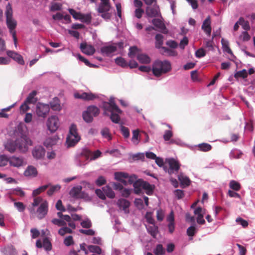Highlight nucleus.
Wrapping results in <instances>:
<instances>
[{"label":"nucleus","instance_id":"53","mask_svg":"<svg viewBox=\"0 0 255 255\" xmlns=\"http://www.w3.org/2000/svg\"><path fill=\"white\" fill-rule=\"evenodd\" d=\"M9 162V159L4 155H0V166L3 167L6 166Z\"/></svg>","mask_w":255,"mask_h":255},{"label":"nucleus","instance_id":"64","mask_svg":"<svg viewBox=\"0 0 255 255\" xmlns=\"http://www.w3.org/2000/svg\"><path fill=\"white\" fill-rule=\"evenodd\" d=\"M195 55L197 58H201L206 55V52L203 48H201L196 51Z\"/></svg>","mask_w":255,"mask_h":255},{"label":"nucleus","instance_id":"7","mask_svg":"<svg viewBox=\"0 0 255 255\" xmlns=\"http://www.w3.org/2000/svg\"><path fill=\"white\" fill-rule=\"evenodd\" d=\"M167 162L169 167H164L165 172L171 175L172 174L177 173L180 167V164L177 160L174 158H170L168 160Z\"/></svg>","mask_w":255,"mask_h":255},{"label":"nucleus","instance_id":"39","mask_svg":"<svg viewBox=\"0 0 255 255\" xmlns=\"http://www.w3.org/2000/svg\"><path fill=\"white\" fill-rule=\"evenodd\" d=\"M10 194L23 197L25 196V192L20 188L17 187L10 191Z\"/></svg>","mask_w":255,"mask_h":255},{"label":"nucleus","instance_id":"60","mask_svg":"<svg viewBox=\"0 0 255 255\" xmlns=\"http://www.w3.org/2000/svg\"><path fill=\"white\" fill-rule=\"evenodd\" d=\"M152 214L151 212H147L145 216V218L147 222L150 224H153L155 223V221L152 217Z\"/></svg>","mask_w":255,"mask_h":255},{"label":"nucleus","instance_id":"29","mask_svg":"<svg viewBox=\"0 0 255 255\" xmlns=\"http://www.w3.org/2000/svg\"><path fill=\"white\" fill-rule=\"evenodd\" d=\"M137 59L141 63L148 64L150 62V57L145 54H139L137 56Z\"/></svg>","mask_w":255,"mask_h":255},{"label":"nucleus","instance_id":"12","mask_svg":"<svg viewBox=\"0 0 255 255\" xmlns=\"http://www.w3.org/2000/svg\"><path fill=\"white\" fill-rule=\"evenodd\" d=\"M145 13L148 17L153 18L161 16L160 9L158 6L148 5L145 9Z\"/></svg>","mask_w":255,"mask_h":255},{"label":"nucleus","instance_id":"34","mask_svg":"<svg viewBox=\"0 0 255 255\" xmlns=\"http://www.w3.org/2000/svg\"><path fill=\"white\" fill-rule=\"evenodd\" d=\"M155 47L157 48H162L163 43V36L160 34H157L155 36Z\"/></svg>","mask_w":255,"mask_h":255},{"label":"nucleus","instance_id":"5","mask_svg":"<svg viewBox=\"0 0 255 255\" xmlns=\"http://www.w3.org/2000/svg\"><path fill=\"white\" fill-rule=\"evenodd\" d=\"M115 178L117 180L120 181L125 185L128 184H131L136 181V176L135 175L128 176V174L125 172H116L115 173Z\"/></svg>","mask_w":255,"mask_h":255},{"label":"nucleus","instance_id":"38","mask_svg":"<svg viewBox=\"0 0 255 255\" xmlns=\"http://www.w3.org/2000/svg\"><path fill=\"white\" fill-rule=\"evenodd\" d=\"M111 9L110 4H100L98 8V11L99 13L108 12Z\"/></svg>","mask_w":255,"mask_h":255},{"label":"nucleus","instance_id":"15","mask_svg":"<svg viewBox=\"0 0 255 255\" xmlns=\"http://www.w3.org/2000/svg\"><path fill=\"white\" fill-rule=\"evenodd\" d=\"M6 54L7 56L14 60L19 64H24V61L22 56L18 54L17 52L11 50H8L6 52Z\"/></svg>","mask_w":255,"mask_h":255},{"label":"nucleus","instance_id":"16","mask_svg":"<svg viewBox=\"0 0 255 255\" xmlns=\"http://www.w3.org/2000/svg\"><path fill=\"white\" fill-rule=\"evenodd\" d=\"M45 150L41 146H36L32 150V155L36 159H41L44 156Z\"/></svg>","mask_w":255,"mask_h":255},{"label":"nucleus","instance_id":"4","mask_svg":"<svg viewBox=\"0 0 255 255\" xmlns=\"http://www.w3.org/2000/svg\"><path fill=\"white\" fill-rule=\"evenodd\" d=\"M81 137L78 133L77 127L72 124L69 128V133L66 138V143L68 147H73L78 143Z\"/></svg>","mask_w":255,"mask_h":255},{"label":"nucleus","instance_id":"49","mask_svg":"<svg viewBox=\"0 0 255 255\" xmlns=\"http://www.w3.org/2000/svg\"><path fill=\"white\" fill-rule=\"evenodd\" d=\"M14 206L20 212H23L26 208L25 205L21 202H15L14 203Z\"/></svg>","mask_w":255,"mask_h":255},{"label":"nucleus","instance_id":"54","mask_svg":"<svg viewBox=\"0 0 255 255\" xmlns=\"http://www.w3.org/2000/svg\"><path fill=\"white\" fill-rule=\"evenodd\" d=\"M152 23L155 27L157 28H162L164 26V25L161 20L158 18L153 19L152 20Z\"/></svg>","mask_w":255,"mask_h":255},{"label":"nucleus","instance_id":"19","mask_svg":"<svg viewBox=\"0 0 255 255\" xmlns=\"http://www.w3.org/2000/svg\"><path fill=\"white\" fill-rule=\"evenodd\" d=\"M202 29L208 35L210 36L211 35L212 29L211 27L210 17L209 16L204 21L202 25Z\"/></svg>","mask_w":255,"mask_h":255},{"label":"nucleus","instance_id":"18","mask_svg":"<svg viewBox=\"0 0 255 255\" xmlns=\"http://www.w3.org/2000/svg\"><path fill=\"white\" fill-rule=\"evenodd\" d=\"M117 204L120 209L124 211L126 214L129 213L128 207L130 205V202L124 199H120L118 200Z\"/></svg>","mask_w":255,"mask_h":255},{"label":"nucleus","instance_id":"37","mask_svg":"<svg viewBox=\"0 0 255 255\" xmlns=\"http://www.w3.org/2000/svg\"><path fill=\"white\" fill-rule=\"evenodd\" d=\"M115 62L117 65L121 66L122 67L126 68L128 67V63L123 57H120L117 58L115 59Z\"/></svg>","mask_w":255,"mask_h":255},{"label":"nucleus","instance_id":"27","mask_svg":"<svg viewBox=\"0 0 255 255\" xmlns=\"http://www.w3.org/2000/svg\"><path fill=\"white\" fill-rule=\"evenodd\" d=\"M146 229L149 234L154 238H155L158 233V227L155 224H151L146 227Z\"/></svg>","mask_w":255,"mask_h":255},{"label":"nucleus","instance_id":"59","mask_svg":"<svg viewBox=\"0 0 255 255\" xmlns=\"http://www.w3.org/2000/svg\"><path fill=\"white\" fill-rule=\"evenodd\" d=\"M28 104H29V103L26 102V101H24V103L20 106V112L21 113L24 114L29 110L30 108Z\"/></svg>","mask_w":255,"mask_h":255},{"label":"nucleus","instance_id":"10","mask_svg":"<svg viewBox=\"0 0 255 255\" xmlns=\"http://www.w3.org/2000/svg\"><path fill=\"white\" fill-rule=\"evenodd\" d=\"M50 108L48 105L38 103L36 105V113L38 117L45 118L48 114Z\"/></svg>","mask_w":255,"mask_h":255},{"label":"nucleus","instance_id":"58","mask_svg":"<svg viewBox=\"0 0 255 255\" xmlns=\"http://www.w3.org/2000/svg\"><path fill=\"white\" fill-rule=\"evenodd\" d=\"M172 136V131L171 130H166L163 134V139L165 141H169Z\"/></svg>","mask_w":255,"mask_h":255},{"label":"nucleus","instance_id":"40","mask_svg":"<svg viewBox=\"0 0 255 255\" xmlns=\"http://www.w3.org/2000/svg\"><path fill=\"white\" fill-rule=\"evenodd\" d=\"M199 149L200 151L206 152L210 150L212 148V146L207 143H203L200 144L198 146Z\"/></svg>","mask_w":255,"mask_h":255},{"label":"nucleus","instance_id":"43","mask_svg":"<svg viewBox=\"0 0 255 255\" xmlns=\"http://www.w3.org/2000/svg\"><path fill=\"white\" fill-rule=\"evenodd\" d=\"M89 251L91 253H96L100 255L102 253L101 249L97 246L90 245L88 247Z\"/></svg>","mask_w":255,"mask_h":255},{"label":"nucleus","instance_id":"1","mask_svg":"<svg viewBox=\"0 0 255 255\" xmlns=\"http://www.w3.org/2000/svg\"><path fill=\"white\" fill-rule=\"evenodd\" d=\"M103 109L104 111V115L110 116L112 122L118 124L121 120L120 114L122 113V111L118 107L115 102L110 100L109 102L103 103Z\"/></svg>","mask_w":255,"mask_h":255},{"label":"nucleus","instance_id":"45","mask_svg":"<svg viewBox=\"0 0 255 255\" xmlns=\"http://www.w3.org/2000/svg\"><path fill=\"white\" fill-rule=\"evenodd\" d=\"M43 247L46 251H49L52 249V245L47 238H45L43 241Z\"/></svg>","mask_w":255,"mask_h":255},{"label":"nucleus","instance_id":"26","mask_svg":"<svg viewBox=\"0 0 255 255\" xmlns=\"http://www.w3.org/2000/svg\"><path fill=\"white\" fill-rule=\"evenodd\" d=\"M9 164L13 167H19L22 165L23 160L22 158L13 156L9 159Z\"/></svg>","mask_w":255,"mask_h":255},{"label":"nucleus","instance_id":"32","mask_svg":"<svg viewBox=\"0 0 255 255\" xmlns=\"http://www.w3.org/2000/svg\"><path fill=\"white\" fill-rule=\"evenodd\" d=\"M50 186V184H46L43 186H41L39 187V188L34 190L32 192V196L33 197H35L39 194H40L41 193L45 191L48 188H49V186Z\"/></svg>","mask_w":255,"mask_h":255},{"label":"nucleus","instance_id":"41","mask_svg":"<svg viewBox=\"0 0 255 255\" xmlns=\"http://www.w3.org/2000/svg\"><path fill=\"white\" fill-rule=\"evenodd\" d=\"M240 25L246 31L250 30L251 29L249 22L247 20H245L243 17H240Z\"/></svg>","mask_w":255,"mask_h":255},{"label":"nucleus","instance_id":"48","mask_svg":"<svg viewBox=\"0 0 255 255\" xmlns=\"http://www.w3.org/2000/svg\"><path fill=\"white\" fill-rule=\"evenodd\" d=\"M72 232V230L67 227L61 228L58 231V234L61 236H64L66 234H71Z\"/></svg>","mask_w":255,"mask_h":255},{"label":"nucleus","instance_id":"11","mask_svg":"<svg viewBox=\"0 0 255 255\" xmlns=\"http://www.w3.org/2000/svg\"><path fill=\"white\" fill-rule=\"evenodd\" d=\"M48 211V203L47 201H44L37 208L35 213L37 214V218L41 220L47 215Z\"/></svg>","mask_w":255,"mask_h":255},{"label":"nucleus","instance_id":"35","mask_svg":"<svg viewBox=\"0 0 255 255\" xmlns=\"http://www.w3.org/2000/svg\"><path fill=\"white\" fill-rule=\"evenodd\" d=\"M105 195L108 197L113 199L115 197V194L113 190L109 186H106L103 188Z\"/></svg>","mask_w":255,"mask_h":255},{"label":"nucleus","instance_id":"36","mask_svg":"<svg viewBox=\"0 0 255 255\" xmlns=\"http://www.w3.org/2000/svg\"><path fill=\"white\" fill-rule=\"evenodd\" d=\"M221 43L222 48L224 51L226 52L229 54H232V52L229 46V42L227 40L222 38L221 40Z\"/></svg>","mask_w":255,"mask_h":255},{"label":"nucleus","instance_id":"28","mask_svg":"<svg viewBox=\"0 0 255 255\" xmlns=\"http://www.w3.org/2000/svg\"><path fill=\"white\" fill-rule=\"evenodd\" d=\"M36 94L37 92L36 91H32L29 94L25 101L29 104H34L36 103L37 101V98L35 97Z\"/></svg>","mask_w":255,"mask_h":255},{"label":"nucleus","instance_id":"22","mask_svg":"<svg viewBox=\"0 0 255 255\" xmlns=\"http://www.w3.org/2000/svg\"><path fill=\"white\" fill-rule=\"evenodd\" d=\"M4 147L10 153L14 152L17 148L16 140L15 141H13L11 139L8 140L4 144Z\"/></svg>","mask_w":255,"mask_h":255},{"label":"nucleus","instance_id":"6","mask_svg":"<svg viewBox=\"0 0 255 255\" xmlns=\"http://www.w3.org/2000/svg\"><path fill=\"white\" fill-rule=\"evenodd\" d=\"M16 147L21 152H25L28 150V146L31 145L32 141L25 135L22 134L20 138L16 139Z\"/></svg>","mask_w":255,"mask_h":255},{"label":"nucleus","instance_id":"23","mask_svg":"<svg viewBox=\"0 0 255 255\" xmlns=\"http://www.w3.org/2000/svg\"><path fill=\"white\" fill-rule=\"evenodd\" d=\"M178 178L180 182L181 187L183 188L189 186L191 183V181L189 178L184 176L182 173H180L178 175Z\"/></svg>","mask_w":255,"mask_h":255},{"label":"nucleus","instance_id":"52","mask_svg":"<svg viewBox=\"0 0 255 255\" xmlns=\"http://www.w3.org/2000/svg\"><path fill=\"white\" fill-rule=\"evenodd\" d=\"M197 232V229L195 226H191L187 230V234L189 237L194 236Z\"/></svg>","mask_w":255,"mask_h":255},{"label":"nucleus","instance_id":"21","mask_svg":"<svg viewBox=\"0 0 255 255\" xmlns=\"http://www.w3.org/2000/svg\"><path fill=\"white\" fill-rule=\"evenodd\" d=\"M117 47L115 45H108L103 46L101 48V52L103 54L109 55L117 50Z\"/></svg>","mask_w":255,"mask_h":255},{"label":"nucleus","instance_id":"63","mask_svg":"<svg viewBox=\"0 0 255 255\" xmlns=\"http://www.w3.org/2000/svg\"><path fill=\"white\" fill-rule=\"evenodd\" d=\"M95 183L97 185L100 186L105 184L106 183V180L104 177H103L102 176H100L96 180Z\"/></svg>","mask_w":255,"mask_h":255},{"label":"nucleus","instance_id":"3","mask_svg":"<svg viewBox=\"0 0 255 255\" xmlns=\"http://www.w3.org/2000/svg\"><path fill=\"white\" fill-rule=\"evenodd\" d=\"M134 187V192L136 194H139L141 193L142 189L145 191V193L151 195L153 192V187L148 182L144 181L142 179L136 180L133 185Z\"/></svg>","mask_w":255,"mask_h":255},{"label":"nucleus","instance_id":"50","mask_svg":"<svg viewBox=\"0 0 255 255\" xmlns=\"http://www.w3.org/2000/svg\"><path fill=\"white\" fill-rule=\"evenodd\" d=\"M101 134L102 136L109 140L112 139L111 135L110 133L109 129L108 128H104L101 130Z\"/></svg>","mask_w":255,"mask_h":255},{"label":"nucleus","instance_id":"30","mask_svg":"<svg viewBox=\"0 0 255 255\" xmlns=\"http://www.w3.org/2000/svg\"><path fill=\"white\" fill-rule=\"evenodd\" d=\"M86 111L93 117H97L99 115L100 113L99 108L95 106H90L88 107Z\"/></svg>","mask_w":255,"mask_h":255},{"label":"nucleus","instance_id":"57","mask_svg":"<svg viewBox=\"0 0 255 255\" xmlns=\"http://www.w3.org/2000/svg\"><path fill=\"white\" fill-rule=\"evenodd\" d=\"M138 51V48L136 46L130 47L129 49V52L128 55L130 58H133L135 56Z\"/></svg>","mask_w":255,"mask_h":255},{"label":"nucleus","instance_id":"2","mask_svg":"<svg viewBox=\"0 0 255 255\" xmlns=\"http://www.w3.org/2000/svg\"><path fill=\"white\" fill-rule=\"evenodd\" d=\"M171 68V64L169 61L157 60L152 64V71L155 76L159 77L170 72Z\"/></svg>","mask_w":255,"mask_h":255},{"label":"nucleus","instance_id":"44","mask_svg":"<svg viewBox=\"0 0 255 255\" xmlns=\"http://www.w3.org/2000/svg\"><path fill=\"white\" fill-rule=\"evenodd\" d=\"M154 253L155 255H163L165 254V251L162 245L161 244L157 245L154 250Z\"/></svg>","mask_w":255,"mask_h":255},{"label":"nucleus","instance_id":"14","mask_svg":"<svg viewBox=\"0 0 255 255\" xmlns=\"http://www.w3.org/2000/svg\"><path fill=\"white\" fill-rule=\"evenodd\" d=\"M74 97L77 99H80L86 101L93 100L98 96L92 93L83 92L82 93H75Z\"/></svg>","mask_w":255,"mask_h":255},{"label":"nucleus","instance_id":"20","mask_svg":"<svg viewBox=\"0 0 255 255\" xmlns=\"http://www.w3.org/2000/svg\"><path fill=\"white\" fill-rule=\"evenodd\" d=\"M44 200L41 197H35L33 199V202L31 204V206L29 208V212L31 214L35 213V210L34 209L35 207L40 206L44 201Z\"/></svg>","mask_w":255,"mask_h":255},{"label":"nucleus","instance_id":"46","mask_svg":"<svg viewBox=\"0 0 255 255\" xmlns=\"http://www.w3.org/2000/svg\"><path fill=\"white\" fill-rule=\"evenodd\" d=\"M68 11L74 19L77 20H80V19H81L82 13L80 12H76L74 9L72 8H69Z\"/></svg>","mask_w":255,"mask_h":255},{"label":"nucleus","instance_id":"61","mask_svg":"<svg viewBox=\"0 0 255 255\" xmlns=\"http://www.w3.org/2000/svg\"><path fill=\"white\" fill-rule=\"evenodd\" d=\"M230 188L232 190L238 191L239 190V183L234 180H232L230 183Z\"/></svg>","mask_w":255,"mask_h":255},{"label":"nucleus","instance_id":"24","mask_svg":"<svg viewBox=\"0 0 255 255\" xmlns=\"http://www.w3.org/2000/svg\"><path fill=\"white\" fill-rule=\"evenodd\" d=\"M37 175V171L34 166H28L24 172V175L26 177H34Z\"/></svg>","mask_w":255,"mask_h":255},{"label":"nucleus","instance_id":"13","mask_svg":"<svg viewBox=\"0 0 255 255\" xmlns=\"http://www.w3.org/2000/svg\"><path fill=\"white\" fill-rule=\"evenodd\" d=\"M47 126L50 131L51 132L55 131L59 127L58 118L55 116H53L49 118L47 121Z\"/></svg>","mask_w":255,"mask_h":255},{"label":"nucleus","instance_id":"47","mask_svg":"<svg viewBox=\"0 0 255 255\" xmlns=\"http://www.w3.org/2000/svg\"><path fill=\"white\" fill-rule=\"evenodd\" d=\"M83 120L87 123H91L93 120V117L87 111H85L83 113Z\"/></svg>","mask_w":255,"mask_h":255},{"label":"nucleus","instance_id":"62","mask_svg":"<svg viewBox=\"0 0 255 255\" xmlns=\"http://www.w3.org/2000/svg\"><path fill=\"white\" fill-rule=\"evenodd\" d=\"M51 222L54 225L58 226H64L66 225V222L63 220L53 219L52 220Z\"/></svg>","mask_w":255,"mask_h":255},{"label":"nucleus","instance_id":"51","mask_svg":"<svg viewBox=\"0 0 255 255\" xmlns=\"http://www.w3.org/2000/svg\"><path fill=\"white\" fill-rule=\"evenodd\" d=\"M78 59L79 60L83 62L86 65L90 67H96L97 66L91 64L87 59L85 58L83 56H81V55L79 54L78 56Z\"/></svg>","mask_w":255,"mask_h":255},{"label":"nucleus","instance_id":"31","mask_svg":"<svg viewBox=\"0 0 255 255\" xmlns=\"http://www.w3.org/2000/svg\"><path fill=\"white\" fill-rule=\"evenodd\" d=\"M51 108L54 111H59L61 109V107L59 103V100L58 98H54L53 101L50 102Z\"/></svg>","mask_w":255,"mask_h":255},{"label":"nucleus","instance_id":"17","mask_svg":"<svg viewBox=\"0 0 255 255\" xmlns=\"http://www.w3.org/2000/svg\"><path fill=\"white\" fill-rule=\"evenodd\" d=\"M80 49L83 53L89 55H93L95 52L94 46L91 45H87L86 43H81L80 44Z\"/></svg>","mask_w":255,"mask_h":255},{"label":"nucleus","instance_id":"56","mask_svg":"<svg viewBox=\"0 0 255 255\" xmlns=\"http://www.w3.org/2000/svg\"><path fill=\"white\" fill-rule=\"evenodd\" d=\"M81 155L86 157L87 159H90L91 160V157L92 155V151L87 148H84L82 150Z\"/></svg>","mask_w":255,"mask_h":255},{"label":"nucleus","instance_id":"33","mask_svg":"<svg viewBox=\"0 0 255 255\" xmlns=\"http://www.w3.org/2000/svg\"><path fill=\"white\" fill-rule=\"evenodd\" d=\"M49 184V188L47 192V195L49 196H52L54 193L58 191L61 188V186L59 185H51V184Z\"/></svg>","mask_w":255,"mask_h":255},{"label":"nucleus","instance_id":"25","mask_svg":"<svg viewBox=\"0 0 255 255\" xmlns=\"http://www.w3.org/2000/svg\"><path fill=\"white\" fill-rule=\"evenodd\" d=\"M58 140V137L55 135L47 138L44 142V145L46 147H50L55 145Z\"/></svg>","mask_w":255,"mask_h":255},{"label":"nucleus","instance_id":"9","mask_svg":"<svg viewBox=\"0 0 255 255\" xmlns=\"http://www.w3.org/2000/svg\"><path fill=\"white\" fill-rule=\"evenodd\" d=\"M6 23L10 32L12 34L15 46H17V39L16 35V31L14 30L16 25V21L12 18H6Z\"/></svg>","mask_w":255,"mask_h":255},{"label":"nucleus","instance_id":"42","mask_svg":"<svg viewBox=\"0 0 255 255\" xmlns=\"http://www.w3.org/2000/svg\"><path fill=\"white\" fill-rule=\"evenodd\" d=\"M6 18H12L13 15V11L11 5L10 3H8L6 6L5 10Z\"/></svg>","mask_w":255,"mask_h":255},{"label":"nucleus","instance_id":"8","mask_svg":"<svg viewBox=\"0 0 255 255\" xmlns=\"http://www.w3.org/2000/svg\"><path fill=\"white\" fill-rule=\"evenodd\" d=\"M82 187L80 185H78L73 187L70 192V196L75 198L87 199L89 198L88 194L82 191Z\"/></svg>","mask_w":255,"mask_h":255},{"label":"nucleus","instance_id":"55","mask_svg":"<svg viewBox=\"0 0 255 255\" xmlns=\"http://www.w3.org/2000/svg\"><path fill=\"white\" fill-rule=\"evenodd\" d=\"M91 19H92V17H91V14H82L81 19H80V20L83 22L90 23L91 21Z\"/></svg>","mask_w":255,"mask_h":255}]
</instances>
